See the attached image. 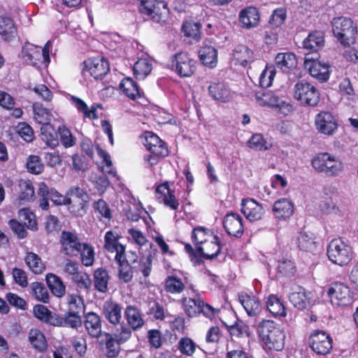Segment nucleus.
Instances as JSON below:
<instances>
[{"instance_id": "obj_1", "label": "nucleus", "mask_w": 358, "mask_h": 358, "mask_svg": "<svg viewBox=\"0 0 358 358\" xmlns=\"http://www.w3.org/2000/svg\"><path fill=\"white\" fill-rule=\"evenodd\" d=\"M258 333L264 346L268 350L280 351L284 348L285 334L283 329L271 320L259 324Z\"/></svg>"}, {"instance_id": "obj_2", "label": "nucleus", "mask_w": 358, "mask_h": 358, "mask_svg": "<svg viewBox=\"0 0 358 358\" xmlns=\"http://www.w3.org/2000/svg\"><path fill=\"white\" fill-rule=\"evenodd\" d=\"M311 165L316 172L330 178L340 176L345 167L341 158L327 152L315 155L311 159Z\"/></svg>"}, {"instance_id": "obj_3", "label": "nucleus", "mask_w": 358, "mask_h": 358, "mask_svg": "<svg viewBox=\"0 0 358 358\" xmlns=\"http://www.w3.org/2000/svg\"><path fill=\"white\" fill-rule=\"evenodd\" d=\"M327 253L333 264L341 266L348 264L353 258L352 248L342 238L331 240L327 246Z\"/></svg>"}, {"instance_id": "obj_4", "label": "nucleus", "mask_w": 358, "mask_h": 358, "mask_svg": "<svg viewBox=\"0 0 358 358\" xmlns=\"http://www.w3.org/2000/svg\"><path fill=\"white\" fill-rule=\"evenodd\" d=\"M332 29L335 37L344 46H350L355 43L357 33L353 21L348 17H336L332 21Z\"/></svg>"}, {"instance_id": "obj_5", "label": "nucleus", "mask_w": 358, "mask_h": 358, "mask_svg": "<svg viewBox=\"0 0 358 358\" xmlns=\"http://www.w3.org/2000/svg\"><path fill=\"white\" fill-rule=\"evenodd\" d=\"M51 42L48 41L43 48L31 43H25L22 48V58L29 65L37 66L40 64L50 62Z\"/></svg>"}, {"instance_id": "obj_6", "label": "nucleus", "mask_w": 358, "mask_h": 358, "mask_svg": "<svg viewBox=\"0 0 358 358\" xmlns=\"http://www.w3.org/2000/svg\"><path fill=\"white\" fill-rule=\"evenodd\" d=\"M294 97L304 106H315L319 102V93L316 88L308 82L299 81L293 89Z\"/></svg>"}, {"instance_id": "obj_7", "label": "nucleus", "mask_w": 358, "mask_h": 358, "mask_svg": "<svg viewBox=\"0 0 358 358\" xmlns=\"http://www.w3.org/2000/svg\"><path fill=\"white\" fill-rule=\"evenodd\" d=\"M38 194L40 197L39 206L43 210L48 209L49 200L57 206L71 204L69 198L61 194L53 188H49L44 182L39 183Z\"/></svg>"}, {"instance_id": "obj_8", "label": "nucleus", "mask_w": 358, "mask_h": 358, "mask_svg": "<svg viewBox=\"0 0 358 358\" xmlns=\"http://www.w3.org/2000/svg\"><path fill=\"white\" fill-rule=\"evenodd\" d=\"M327 294L334 306H346L353 301L350 287L343 282H332L328 289Z\"/></svg>"}, {"instance_id": "obj_9", "label": "nucleus", "mask_w": 358, "mask_h": 358, "mask_svg": "<svg viewBox=\"0 0 358 358\" xmlns=\"http://www.w3.org/2000/svg\"><path fill=\"white\" fill-rule=\"evenodd\" d=\"M310 348L317 355H326L333 348V340L331 336L324 331H313L308 339Z\"/></svg>"}, {"instance_id": "obj_10", "label": "nucleus", "mask_w": 358, "mask_h": 358, "mask_svg": "<svg viewBox=\"0 0 358 358\" xmlns=\"http://www.w3.org/2000/svg\"><path fill=\"white\" fill-rule=\"evenodd\" d=\"M82 73L85 77L92 76L94 79H101L109 71V63L103 57L90 58L83 63Z\"/></svg>"}, {"instance_id": "obj_11", "label": "nucleus", "mask_w": 358, "mask_h": 358, "mask_svg": "<svg viewBox=\"0 0 358 358\" xmlns=\"http://www.w3.org/2000/svg\"><path fill=\"white\" fill-rule=\"evenodd\" d=\"M196 61L187 52L176 54L171 59L172 66L181 77H189L196 70Z\"/></svg>"}, {"instance_id": "obj_12", "label": "nucleus", "mask_w": 358, "mask_h": 358, "mask_svg": "<svg viewBox=\"0 0 358 358\" xmlns=\"http://www.w3.org/2000/svg\"><path fill=\"white\" fill-rule=\"evenodd\" d=\"M304 66L311 76L320 81H327L329 78V66L318 60L317 54L315 57L309 53L306 54Z\"/></svg>"}, {"instance_id": "obj_13", "label": "nucleus", "mask_w": 358, "mask_h": 358, "mask_svg": "<svg viewBox=\"0 0 358 358\" xmlns=\"http://www.w3.org/2000/svg\"><path fill=\"white\" fill-rule=\"evenodd\" d=\"M60 243L61 252L69 257L78 256L83 246L76 234L70 231H62Z\"/></svg>"}, {"instance_id": "obj_14", "label": "nucleus", "mask_w": 358, "mask_h": 358, "mask_svg": "<svg viewBox=\"0 0 358 358\" xmlns=\"http://www.w3.org/2000/svg\"><path fill=\"white\" fill-rule=\"evenodd\" d=\"M315 124L317 130L322 134L332 136L338 129V122L329 112H321L316 115Z\"/></svg>"}, {"instance_id": "obj_15", "label": "nucleus", "mask_w": 358, "mask_h": 358, "mask_svg": "<svg viewBox=\"0 0 358 358\" xmlns=\"http://www.w3.org/2000/svg\"><path fill=\"white\" fill-rule=\"evenodd\" d=\"M241 212L250 222H256L262 219L266 211L255 199H244L241 203Z\"/></svg>"}, {"instance_id": "obj_16", "label": "nucleus", "mask_w": 358, "mask_h": 358, "mask_svg": "<svg viewBox=\"0 0 358 358\" xmlns=\"http://www.w3.org/2000/svg\"><path fill=\"white\" fill-rule=\"evenodd\" d=\"M120 236L117 232L108 231L104 236V248L110 252H115V259H121L124 255L125 248L119 243Z\"/></svg>"}, {"instance_id": "obj_17", "label": "nucleus", "mask_w": 358, "mask_h": 358, "mask_svg": "<svg viewBox=\"0 0 358 358\" xmlns=\"http://www.w3.org/2000/svg\"><path fill=\"white\" fill-rule=\"evenodd\" d=\"M223 225L229 235L240 237L243 234V219L238 213H228L224 217Z\"/></svg>"}, {"instance_id": "obj_18", "label": "nucleus", "mask_w": 358, "mask_h": 358, "mask_svg": "<svg viewBox=\"0 0 358 358\" xmlns=\"http://www.w3.org/2000/svg\"><path fill=\"white\" fill-rule=\"evenodd\" d=\"M156 193L159 199H162L164 204L173 210H176L179 206V201L176 198L173 192L171 190L169 183L165 182L156 188Z\"/></svg>"}, {"instance_id": "obj_19", "label": "nucleus", "mask_w": 358, "mask_h": 358, "mask_svg": "<svg viewBox=\"0 0 358 358\" xmlns=\"http://www.w3.org/2000/svg\"><path fill=\"white\" fill-rule=\"evenodd\" d=\"M239 22L244 29H252L257 27L259 22L258 10L253 6L242 9L238 15Z\"/></svg>"}, {"instance_id": "obj_20", "label": "nucleus", "mask_w": 358, "mask_h": 358, "mask_svg": "<svg viewBox=\"0 0 358 358\" xmlns=\"http://www.w3.org/2000/svg\"><path fill=\"white\" fill-rule=\"evenodd\" d=\"M210 97L218 102L226 103L231 98V93L228 86L223 82H213L208 87Z\"/></svg>"}, {"instance_id": "obj_21", "label": "nucleus", "mask_w": 358, "mask_h": 358, "mask_svg": "<svg viewBox=\"0 0 358 358\" xmlns=\"http://www.w3.org/2000/svg\"><path fill=\"white\" fill-rule=\"evenodd\" d=\"M238 301L249 316L257 315L262 310V306L257 297L246 292L238 294Z\"/></svg>"}, {"instance_id": "obj_22", "label": "nucleus", "mask_w": 358, "mask_h": 358, "mask_svg": "<svg viewBox=\"0 0 358 358\" xmlns=\"http://www.w3.org/2000/svg\"><path fill=\"white\" fill-rule=\"evenodd\" d=\"M84 326L87 334L92 338H99L101 335L102 326L100 316L94 313L89 312L85 315Z\"/></svg>"}, {"instance_id": "obj_23", "label": "nucleus", "mask_w": 358, "mask_h": 358, "mask_svg": "<svg viewBox=\"0 0 358 358\" xmlns=\"http://www.w3.org/2000/svg\"><path fill=\"white\" fill-rule=\"evenodd\" d=\"M289 299L293 306L299 310H303L310 303V293L300 286H294L289 294Z\"/></svg>"}, {"instance_id": "obj_24", "label": "nucleus", "mask_w": 358, "mask_h": 358, "mask_svg": "<svg viewBox=\"0 0 358 358\" xmlns=\"http://www.w3.org/2000/svg\"><path fill=\"white\" fill-rule=\"evenodd\" d=\"M294 206L293 203L287 199H280L276 201L273 206V212L274 216L279 220L289 219L294 213Z\"/></svg>"}, {"instance_id": "obj_25", "label": "nucleus", "mask_w": 358, "mask_h": 358, "mask_svg": "<svg viewBox=\"0 0 358 358\" xmlns=\"http://www.w3.org/2000/svg\"><path fill=\"white\" fill-rule=\"evenodd\" d=\"M103 312L106 319L113 324H117L122 319V308L120 304L112 300H107L103 306Z\"/></svg>"}, {"instance_id": "obj_26", "label": "nucleus", "mask_w": 358, "mask_h": 358, "mask_svg": "<svg viewBox=\"0 0 358 358\" xmlns=\"http://www.w3.org/2000/svg\"><path fill=\"white\" fill-rule=\"evenodd\" d=\"M152 70V59L146 55L143 54L135 62L133 71L138 79H145Z\"/></svg>"}, {"instance_id": "obj_27", "label": "nucleus", "mask_w": 358, "mask_h": 358, "mask_svg": "<svg viewBox=\"0 0 358 358\" xmlns=\"http://www.w3.org/2000/svg\"><path fill=\"white\" fill-rule=\"evenodd\" d=\"M233 58L236 64L245 66L255 61L256 55L248 46L238 45L234 50Z\"/></svg>"}, {"instance_id": "obj_28", "label": "nucleus", "mask_w": 358, "mask_h": 358, "mask_svg": "<svg viewBox=\"0 0 358 358\" xmlns=\"http://www.w3.org/2000/svg\"><path fill=\"white\" fill-rule=\"evenodd\" d=\"M45 280L48 288L54 296L62 298L65 295L66 285L59 276L52 273H48L46 274Z\"/></svg>"}, {"instance_id": "obj_29", "label": "nucleus", "mask_w": 358, "mask_h": 358, "mask_svg": "<svg viewBox=\"0 0 358 358\" xmlns=\"http://www.w3.org/2000/svg\"><path fill=\"white\" fill-rule=\"evenodd\" d=\"M275 65L283 72H289L297 66V59L292 52L278 53L275 59Z\"/></svg>"}, {"instance_id": "obj_30", "label": "nucleus", "mask_w": 358, "mask_h": 358, "mask_svg": "<svg viewBox=\"0 0 358 358\" xmlns=\"http://www.w3.org/2000/svg\"><path fill=\"white\" fill-rule=\"evenodd\" d=\"M124 315L129 326L133 330L139 329L144 325V320L138 308L128 306L124 310Z\"/></svg>"}, {"instance_id": "obj_31", "label": "nucleus", "mask_w": 358, "mask_h": 358, "mask_svg": "<svg viewBox=\"0 0 358 358\" xmlns=\"http://www.w3.org/2000/svg\"><path fill=\"white\" fill-rule=\"evenodd\" d=\"M196 250L206 259H213L217 257L221 250L219 238L215 235V239H209L203 245H199Z\"/></svg>"}, {"instance_id": "obj_32", "label": "nucleus", "mask_w": 358, "mask_h": 358, "mask_svg": "<svg viewBox=\"0 0 358 358\" xmlns=\"http://www.w3.org/2000/svg\"><path fill=\"white\" fill-rule=\"evenodd\" d=\"M255 99L262 106L280 107L282 103V100L271 91H259L255 94Z\"/></svg>"}, {"instance_id": "obj_33", "label": "nucleus", "mask_w": 358, "mask_h": 358, "mask_svg": "<svg viewBox=\"0 0 358 358\" xmlns=\"http://www.w3.org/2000/svg\"><path fill=\"white\" fill-rule=\"evenodd\" d=\"M324 45V34L314 31L308 34L303 42V48L315 53Z\"/></svg>"}, {"instance_id": "obj_34", "label": "nucleus", "mask_w": 358, "mask_h": 358, "mask_svg": "<svg viewBox=\"0 0 358 358\" xmlns=\"http://www.w3.org/2000/svg\"><path fill=\"white\" fill-rule=\"evenodd\" d=\"M203 300L200 296L194 299L182 297L180 300L185 313L189 317H194L199 315V310Z\"/></svg>"}, {"instance_id": "obj_35", "label": "nucleus", "mask_w": 358, "mask_h": 358, "mask_svg": "<svg viewBox=\"0 0 358 358\" xmlns=\"http://www.w3.org/2000/svg\"><path fill=\"white\" fill-rule=\"evenodd\" d=\"M298 248L303 251L313 252L316 248L315 236L312 232L301 231L296 237Z\"/></svg>"}, {"instance_id": "obj_36", "label": "nucleus", "mask_w": 358, "mask_h": 358, "mask_svg": "<svg viewBox=\"0 0 358 358\" xmlns=\"http://www.w3.org/2000/svg\"><path fill=\"white\" fill-rule=\"evenodd\" d=\"M29 341L31 346L39 352L47 350L48 344L44 334L38 329H31L29 331Z\"/></svg>"}, {"instance_id": "obj_37", "label": "nucleus", "mask_w": 358, "mask_h": 358, "mask_svg": "<svg viewBox=\"0 0 358 358\" xmlns=\"http://www.w3.org/2000/svg\"><path fill=\"white\" fill-rule=\"evenodd\" d=\"M199 55L202 63L209 67H214L217 62V52L210 45H203L199 52Z\"/></svg>"}, {"instance_id": "obj_38", "label": "nucleus", "mask_w": 358, "mask_h": 358, "mask_svg": "<svg viewBox=\"0 0 358 358\" xmlns=\"http://www.w3.org/2000/svg\"><path fill=\"white\" fill-rule=\"evenodd\" d=\"M24 261L29 269L34 274H41L45 270V266L41 258L34 252H28Z\"/></svg>"}, {"instance_id": "obj_39", "label": "nucleus", "mask_w": 358, "mask_h": 358, "mask_svg": "<svg viewBox=\"0 0 358 358\" xmlns=\"http://www.w3.org/2000/svg\"><path fill=\"white\" fill-rule=\"evenodd\" d=\"M110 276L108 272L102 268H97L94 272V288L99 292L105 293L108 290Z\"/></svg>"}, {"instance_id": "obj_40", "label": "nucleus", "mask_w": 358, "mask_h": 358, "mask_svg": "<svg viewBox=\"0 0 358 358\" xmlns=\"http://www.w3.org/2000/svg\"><path fill=\"white\" fill-rule=\"evenodd\" d=\"M275 270L278 278H289L294 275L296 266L291 259L282 257L278 260Z\"/></svg>"}, {"instance_id": "obj_41", "label": "nucleus", "mask_w": 358, "mask_h": 358, "mask_svg": "<svg viewBox=\"0 0 358 358\" xmlns=\"http://www.w3.org/2000/svg\"><path fill=\"white\" fill-rule=\"evenodd\" d=\"M42 141L51 148H55L59 144L57 135L55 129L50 124H45L41 127Z\"/></svg>"}, {"instance_id": "obj_42", "label": "nucleus", "mask_w": 358, "mask_h": 358, "mask_svg": "<svg viewBox=\"0 0 358 358\" xmlns=\"http://www.w3.org/2000/svg\"><path fill=\"white\" fill-rule=\"evenodd\" d=\"M266 307L268 311L275 316H286L285 308L280 299L275 295L271 294L268 297Z\"/></svg>"}, {"instance_id": "obj_43", "label": "nucleus", "mask_w": 358, "mask_h": 358, "mask_svg": "<svg viewBox=\"0 0 358 358\" xmlns=\"http://www.w3.org/2000/svg\"><path fill=\"white\" fill-rule=\"evenodd\" d=\"M192 238L197 249L199 245H203L209 239H215V234L208 229L199 227L193 230Z\"/></svg>"}, {"instance_id": "obj_44", "label": "nucleus", "mask_w": 358, "mask_h": 358, "mask_svg": "<svg viewBox=\"0 0 358 358\" xmlns=\"http://www.w3.org/2000/svg\"><path fill=\"white\" fill-rule=\"evenodd\" d=\"M120 88L124 94L131 99L141 96V92L136 83L130 78L123 79L120 83Z\"/></svg>"}, {"instance_id": "obj_45", "label": "nucleus", "mask_w": 358, "mask_h": 358, "mask_svg": "<svg viewBox=\"0 0 358 358\" xmlns=\"http://www.w3.org/2000/svg\"><path fill=\"white\" fill-rule=\"evenodd\" d=\"M66 300L68 311L71 313L80 314L85 309V303L83 298L77 294H69Z\"/></svg>"}, {"instance_id": "obj_46", "label": "nucleus", "mask_w": 358, "mask_h": 358, "mask_svg": "<svg viewBox=\"0 0 358 358\" xmlns=\"http://www.w3.org/2000/svg\"><path fill=\"white\" fill-rule=\"evenodd\" d=\"M165 290L171 294H180L185 289L183 282L174 275H169L165 280Z\"/></svg>"}, {"instance_id": "obj_47", "label": "nucleus", "mask_w": 358, "mask_h": 358, "mask_svg": "<svg viewBox=\"0 0 358 358\" xmlns=\"http://www.w3.org/2000/svg\"><path fill=\"white\" fill-rule=\"evenodd\" d=\"M180 352L187 357H192L196 351V344L189 337L181 338L177 344Z\"/></svg>"}, {"instance_id": "obj_48", "label": "nucleus", "mask_w": 358, "mask_h": 358, "mask_svg": "<svg viewBox=\"0 0 358 358\" xmlns=\"http://www.w3.org/2000/svg\"><path fill=\"white\" fill-rule=\"evenodd\" d=\"M16 32L13 20L10 17H0V35L5 39L12 37Z\"/></svg>"}, {"instance_id": "obj_49", "label": "nucleus", "mask_w": 358, "mask_h": 358, "mask_svg": "<svg viewBox=\"0 0 358 358\" xmlns=\"http://www.w3.org/2000/svg\"><path fill=\"white\" fill-rule=\"evenodd\" d=\"M31 290L36 299L43 303H48L50 294L45 285L38 282L31 284Z\"/></svg>"}, {"instance_id": "obj_50", "label": "nucleus", "mask_w": 358, "mask_h": 358, "mask_svg": "<svg viewBox=\"0 0 358 358\" xmlns=\"http://www.w3.org/2000/svg\"><path fill=\"white\" fill-rule=\"evenodd\" d=\"M33 110L34 119L36 122L43 125L49 124L52 115L47 108L43 107L42 105L39 103H34L33 105Z\"/></svg>"}, {"instance_id": "obj_51", "label": "nucleus", "mask_w": 358, "mask_h": 358, "mask_svg": "<svg viewBox=\"0 0 358 358\" xmlns=\"http://www.w3.org/2000/svg\"><path fill=\"white\" fill-rule=\"evenodd\" d=\"M248 145L250 148L259 151L266 150L271 148V144L260 134L252 135L248 141Z\"/></svg>"}, {"instance_id": "obj_52", "label": "nucleus", "mask_w": 358, "mask_h": 358, "mask_svg": "<svg viewBox=\"0 0 358 358\" xmlns=\"http://www.w3.org/2000/svg\"><path fill=\"white\" fill-rule=\"evenodd\" d=\"M153 14L150 17L156 22H164L169 13L167 5L164 1H158L155 6Z\"/></svg>"}, {"instance_id": "obj_53", "label": "nucleus", "mask_w": 358, "mask_h": 358, "mask_svg": "<svg viewBox=\"0 0 358 358\" xmlns=\"http://www.w3.org/2000/svg\"><path fill=\"white\" fill-rule=\"evenodd\" d=\"M119 264V278L124 282H129L132 280L133 271L131 266L125 261L124 255L121 259H115Z\"/></svg>"}, {"instance_id": "obj_54", "label": "nucleus", "mask_w": 358, "mask_h": 358, "mask_svg": "<svg viewBox=\"0 0 358 358\" xmlns=\"http://www.w3.org/2000/svg\"><path fill=\"white\" fill-rule=\"evenodd\" d=\"M20 200L27 201H32L34 198L35 192L31 182L29 180H22L20 182Z\"/></svg>"}, {"instance_id": "obj_55", "label": "nucleus", "mask_w": 358, "mask_h": 358, "mask_svg": "<svg viewBox=\"0 0 358 358\" xmlns=\"http://www.w3.org/2000/svg\"><path fill=\"white\" fill-rule=\"evenodd\" d=\"M71 280L80 289H89L92 286V280L89 275L80 270L71 278Z\"/></svg>"}, {"instance_id": "obj_56", "label": "nucleus", "mask_w": 358, "mask_h": 358, "mask_svg": "<svg viewBox=\"0 0 358 358\" xmlns=\"http://www.w3.org/2000/svg\"><path fill=\"white\" fill-rule=\"evenodd\" d=\"M275 76V69L273 66H266L259 76V85L263 88L271 86Z\"/></svg>"}, {"instance_id": "obj_57", "label": "nucleus", "mask_w": 358, "mask_h": 358, "mask_svg": "<svg viewBox=\"0 0 358 358\" xmlns=\"http://www.w3.org/2000/svg\"><path fill=\"white\" fill-rule=\"evenodd\" d=\"M81 261L84 266H90L94 261V251L92 246L87 243H83L80 253Z\"/></svg>"}, {"instance_id": "obj_58", "label": "nucleus", "mask_w": 358, "mask_h": 358, "mask_svg": "<svg viewBox=\"0 0 358 358\" xmlns=\"http://www.w3.org/2000/svg\"><path fill=\"white\" fill-rule=\"evenodd\" d=\"M20 219L24 222V225L28 228L34 230L36 229L37 223L35 215L27 208H22L18 213Z\"/></svg>"}, {"instance_id": "obj_59", "label": "nucleus", "mask_w": 358, "mask_h": 358, "mask_svg": "<svg viewBox=\"0 0 358 358\" xmlns=\"http://www.w3.org/2000/svg\"><path fill=\"white\" fill-rule=\"evenodd\" d=\"M94 210L99 215H97L99 220L106 218L110 220L111 218L110 210L107 203L103 199H99L93 204Z\"/></svg>"}, {"instance_id": "obj_60", "label": "nucleus", "mask_w": 358, "mask_h": 358, "mask_svg": "<svg viewBox=\"0 0 358 358\" xmlns=\"http://www.w3.org/2000/svg\"><path fill=\"white\" fill-rule=\"evenodd\" d=\"M58 131L61 143L65 148H70L75 145L76 138L72 136L71 131L66 126L59 127Z\"/></svg>"}, {"instance_id": "obj_61", "label": "nucleus", "mask_w": 358, "mask_h": 358, "mask_svg": "<svg viewBox=\"0 0 358 358\" xmlns=\"http://www.w3.org/2000/svg\"><path fill=\"white\" fill-rule=\"evenodd\" d=\"M201 24L192 21L186 22L182 26V29L187 36L198 40L200 36Z\"/></svg>"}, {"instance_id": "obj_62", "label": "nucleus", "mask_w": 358, "mask_h": 358, "mask_svg": "<svg viewBox=\"0 0 358 358\" xmlns=\"http://www.w3.org/2000/svg\"><path fill=\"white\" fill-rule=\"evenodd\" d=\"M71 345L80 357H84L87 353V345L86 339L81 337H76L72 338Z\"/></svg>"}, {"instance_id": "obj_63", "label": "nucleus", "mask_w": 358, "mask_h": 358, "mask_svg": "<svg viewBox=\"0 0 358 358\" xmlns=\"http://www.w3.org/2000/svg\"><path fill=\"white\" fill-rule=\"evenodd\" d=\"M64 317L65 321V327L77 329L82 324V320L79 313L67 311L64 315Z\"/></svg>"}, {"instance_id": "obj_64", "label": "nucleus", "mask_w": 358, "mask_h": 358, "mask_svg": "<svg viewBox=\"0 0 358 358\" xmlns=\"http://www.w3.org/2000/svg\"><path fill=\"white\" fill-rule=\"evenodd\" d=\"M27 167L30 173L39 174L43 171V165L39 157L31 155L28 158Z\"/></svg>"}]
</instances>
